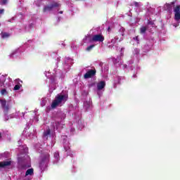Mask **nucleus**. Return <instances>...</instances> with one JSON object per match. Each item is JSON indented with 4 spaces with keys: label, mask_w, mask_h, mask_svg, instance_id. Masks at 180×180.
Returning <instances> with one entry per match:
<instances>
[{
    "label": "nucleus",
    "mask_w": 180,
    "mask_h": 180,
    "mask_svg": "<svg viewBox=\"0 0 180 180\" xmlns=\"http://www.w3.org/2000/svg\"><path fill=\"white\" fill-rule=\"evenodd\" d=\"M68 101V94H58L56 96L55 99L53 101L51 108L56 109L57 106L61 105V103H65Z\"/></svg>",
    "instance_id": "obj_1"
},
{
    "label": "nucleus",
    "mask_w": 180,
    "mask_h": 180,
    "mask_svg": "<svg viewBox=\"0 0 180 180\" xmlns=\"http://www.w3.org/2000/svg\"><path fill=\"white\" fill-rule=\"evenodd\" d=\"M49 162H50V154L49 153H41L39 162V167L41 171H44L49 167Z\"/></svg>",
    "instance_id": "obj_2"
},
{
    "label": "nucleus",
    "mask_w": 180,
    "mask_h": 180,
    "mask_svg": "<svg viewBox=\"0 0 180 180\" xmlns=\"http://www.w3.org/2000/svg\"><path fill=\"white\" fill-rule=\"evenodd\" d=\"M0 103L1 105V108L4 112L5 117V122H8L9 120V117L8 116V113H9V110L11 107H9V104H7L6 100L5 98L0 99Z\"/></svg>",
    "instance_id": "obj_3"
},
{
    "label": "nucleus",
    "mask_w": 180,
    "mask_h": 180,
    "mask_svg": "<svg viewBox=\"0 0 180 180\" xmlns=\"http://www.w3.org/2000/svg\"><path fill=\"white\" fill-rule=\"evenodd\" d=\"M60 6V4L57 2H53L49 6H45L43 9V12L44 13L48 11L50 12V11H53V8H58Z\"/></svg>",
    "instance_id": "obj_4"
},
{
    "label": "nucleus",
    "mask_w": 180,
    "mask_h": 180,
    "mask_svg": "<svg viewBox=\"0 0 180 180\" xmlns=\"http://www.w3.org/2000/svg\"><path fill=\"white\" fill-rule=\"evenodd\" d=\"M103 40H105V37H103V35L102 34H98L93 35L90 41L102 42V41H103Z\"/></svg>",
    "instance_id": "obj_5"
},
{
    "label": "nucleus",
    "mask_w": 180,
    "mask_h": 180,
    "mask_svg": "<svg viewBox=\"0 0 180 180\" xmlns=\"http://www.w3.org/2000/svg\"><path fill=\"white\" fill-rule=\"evenodd\" d=\"M96 75V70H89L87 71L84 75V79H88L89 78H92V77H95Z\"/></svg>",
    "instance_id": "obj_6"
},
{
    "label": "nucleus",
    "mask_w": 180,
    "mask_h": 180,
    "mask_svg": "<svg viewBox=\"0 0 180 180\" xmlns=\"http://www.w3.org/2000/svg\"><path fill=\"white\" fill-rule=\"evenodd\" d=\"M174 20H180V6L177 5L174 8Z\"/></svg>",
    "instance_id": "obj_7"
},
{
    "label": "nucleus",
    "mask_w": 180,
    "mask_h": 180,
    "mask_svg": "<svg viewBox=\"0 0 180 180\" xmlns=\"http://www.w3.org/2000/svg\"><path fill=\"white\" fill-rule=\"evenodd\" d=\"M10 165H12V161H3L0 162V168H5L6 167H10Z\"/></svg>",
    "instance_id": "obj_8"
},
{
    "label": "nucleus",
    "mask_w": 180,
    "mask_h": 180,
    "mask_svg": "<svg viewBox=\"0 0 180 180\" xmlns=\"http://www.w3.org/2000/svg\"><path fill=\"white\" fill-rule=\"evenodd\" d=\"M105 86H106V82H105V81H101L97 84V89L98 91H102Z\"/></svg>",
    "instance_id": "obj_9"
},
{
    "label": "nucleus",
    "mask_w": 180,
    "mask_h": 180,
    "mask_svg": "<svg viewBox=\"0 0 180 180\" xmlns=\"http://www.w3.org/2000/svg\"><path fill=\"white\" fill-rule=\"evenodd\" d=\"M51 134V131L50 130V128H49L48 129H46V131L44 132L43 136L44 137V139H46V140H47L49 139V136H50Z\"/></svg>",
    "instance_id": "obj_10"
},
{
    "label": "nucleus",
    "mask_w": 180,
    "mask_h": 180,
    "mask_svg": "<svg viewBox=\"0 0 180 180\" xmlns=\"http://www.w3.org/2000/svg\"><path fill=\"white\" fill-rule=\"evenodd\" d=\"M34 171V170L33 169V168L28 169L26 171V172H25V176H27L28 175H30V176L33 175Z\"/></svg>",
    "instance_id": "obj_11"
},
{
    "label": "nucleus",
    "mask_w": 180,
    "mask_h": 180,
    "mask_svg": "<svg viewBox=\"0 0 180 180\" xmlns=\"http://www.w3.org/2000/svg\"><path fill=\"white\" fill-rule=\"evenodd\" d=\"M1 36L3 39H8V37H11V34L9 32H1Z\"/></svg>",
    "instance_id": "obj_12"
},
{
    "label": "nucleus",
    "mask_w": 180,
    "mask_h": 180,
    "mask_svg": "<svg viewBox=\"0 0 180 180\" xmlns=\"http://www.w3.org/2000/svg\"><path fill=\"white\" fill-rule=\"evenodd\" d=\"M140 32H141V34L146 33V32H147V27H141Z\"/></svg>",
    "instance_id": "obj_13"
},
{
    "label": "nucleus",
    "mask_w": 180,
    "mask_h": 180,
    "mask_svg": "<svg viewBox=\"0 0 180 180\" xmlns=\"http://www.w3.org/2000/svg\"><path fill=\"white\" fill-rule=\"evenodd\" d=\"M20 88H22V84H16L14 86V91H19L20 89Z\"/></svg>",
    "instance_id": "obj_14"
},
{
    "label": "nucleus",
    "mask_w": 180,
    "mask_h": 180,
    "mask_svg": "<svg viewBox=\"0 0 180 180\" xmlns=\"http://www.w3.org/2000/svg\"><path fill=\"white\" fill-rule=\"evenodd\" d=\"M94 47H95V44H91L89 46H88L86 50V51H91V50H92V49H94Z\"/></svg>",
    "instance_id": "obj_15"
},
{
    "label": "nucleus",
    "mask_w": 180,
    "mask_h": 180,
    "mask_svg": "<svg viewBox=\"0 0 180 180\" xmlns=\"http://www.w3.org/2000/svg\"><path fill=\"white\" fill-rule=\"evenodd\" d=\"M1 95H8V91H6V89H3L1 90Z\"/></svg>",
    "instance_id": "obj_16"
},
{
    "label": "nucleus",
    "mask_w": 180,
    "mask_h": 180,
    "mask_svg": "<svg viewBox=\"0 0 180 180\" xmlns=\"http://www.w3.org/2000/svg\"><path fill=\"white\" fill-rule=\"evenodd\" d=\"M54 158H56V160H58V158H60V153H58V152L55 153Z\"/></svg>",
    "instance_id": "obj_17"
},
{
    "label": "nucleus",
    "mask_w": 180,
    "mask_h": 180,
    "mask_svg": "<svg viewBox=\"0 0 180 180\" xmlns=\"http://www.w3.org/2000/svg\"><path fill=\"white\" fill-rule=\"evenodd\" d=\"M20 169H26L27 168V166H26V165H20Z\"/></svg>",
    "instance_id": "obj_18"
},
{
    "label": "nucleus",
    "mask_w": 180,
    "mask_h": 180,
    "mask_svg": "<svg viewBox=\"0 0 180 180\" xmlns=\"http://www.w3.org/2000/svg\"><path fill=\"white\" fill-rule=\"evenodd\" d=\"M134 6H136V8H140V3H139L137 1H134Z\"/></svg>",
    "instance_id": "obj_19"
},
{
    "label": "nucleus",
    "mask_w": 180,
    "mask_h": 180,
    "mask_svg": "<svg viewBox=\"0 0 180 180\" xmlns=\"http://www.w3.org/2000/svg\"><path fill=\"white\" fill-rule=\"evenodd\" d=\"M8 4V0H2L1 5H6Z\"/></svg>",
    "instance_id": "obj_20"
},
{
    "label": "nucleus",
    "mask_w": 180,
    "mask_h": 180,
    "mask_svg": "<svg viewBox=\"0 0 180 180\" xmlns=\"http://www.w3.org/2000/svg\"><path fill=\"white\" fill-rule=\"evenodd\" d=\"M134 40H135L136 41H137V43H139V36L134 37Z\"/></svg>",
    "instance_id": "obj_21"
},
{
    "label": "nucleus",
    "mask_w": 180,
    "mask_h": 180,
    "mask_svg": "<svg viewBox=\"0 0 180 180\" xmlns=\"http://www.w3.org/2000/svg\"><path fill=\"white\" fill-rule=\"evenodd\" d=\"M4 12H5V10H4V9H1V10H0V15L4 14Z\"/></svg>",
    "instance_id": "obj_22"
},
{
    "label": "nucleus",
    "mask_w": 180,
    "mask_h": 180,
    "mask_svg": "<svg viewBox=\"0 0 180 180\" xmlns=\"http://www.w3.org/2000/svg\"><path fill=\"white\" fill-rule=\"evenodd\" d=\"M107 30H108V33H110V32H112L110 27H108Z\"/></svg>",
    "instance_id": "obj_23"
},
{
    "label": "nucleus",
    "mask_w": 180,
    "mask_h": 180,
    "mask_svg": "<svg viewBox=\"0 0 180 180\" xmlns=\"http://www.w3.org/2000/svg\"><path fill=\"white\" fill-rule=\"evenodd\" d=\"M4 82H5V79L2 81V83H1V86H2V85H5V83H4Z\"/></svg>",
    "instance_id": "obj_24"
},
{
    "label": "nucleus",
    "mask_w": 180,
    "mask_h": 180,
    "mask_svg": "<svg viewBox=\"0 0 180 180\" xmlns=\"http://www.w3.org/2000/svg\"><path fill=\"white\" fill-rule=\"evenodd\" d=\"M169 5H175V1L171 2Z\"/></svg>",
    "instance_id": "obj_25"
},
{
    "label": "nucleus",
    "mask_w": 180,
    "mask_h": 180,
    "mask_svg": "<svg viewBox=\"0 0 180 180\" xmlns=\"http://www.w3.org/2000/svg\"><path fill=\"white\" fill-rule=\"evenodd\" d=\"M2 139V133L0 132V140Z\"/></svg>",
    "instance_id": "obj_26"
},
{
    "label": "nucleus",
    "mask_w": 180,
    "mask_h": 180,
    "mask_svg": "<svg viewBox=\"0 0 180 180\" xmlns=\"http://www.w3.org/2000/svg\"><path fill=\"white\" fill-rule=\"evenodd\" d=\"M111 43H115V39H112Z\"/></svg>",
    "instance_id": "obj_27"
},
{
    "label": "nucleus",
    "mask_w": 180,
    "mask_h": 180,
    "mask_svg": "<svg viewBox=\"0 0 180 180\" xmlns=\"http://www.w3.org/2000/svg\"><path fill=\"white\" fill-rule=\"evenodd\" d=\"M59 13H60V15H62L63 11H59Z\"/></svg>",
    "instance_id": "obj_28"
}]
</instances>
